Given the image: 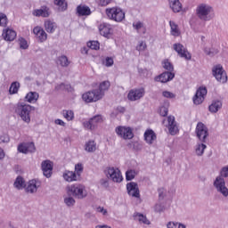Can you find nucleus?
Listing matches in <instances>:
<instances>
[{"label": "nucleus", "instance_id": "nucleus-1", "mask_svg": "<svg viewBox=\"0 0 228 228\" xmlns=\"http://www.w3.org/2000/svg\"><path fill=\"white\" fill-rule=\"evenodd\" d=\"M66 190L68 195H72L75 199H78L79 200H83V199H86V197H88V191H86V187L81 183L68 185Z\"/></svg>", "mask_w": 228, "mask_h": 228}, {"label": "nucleus", "instance_id": "nucleus-2", "mask_svg": "<svg viewBox=\"0 0 228 228\" xmlns=\"http://www.w3.org/2000/svg\"><path fill=\"white\" fill-rule=\"evenodd\" d=\"M31 110H33V106L31 105L18 103L16 112L20 115L23 122L29 124V122H31Z\"/></svg>", "mask_w": 228, "mask_h": 228}, {"label": "nucleus", "instance_id": "nucleus-3", "mask_svg": "<svg viewBox=\"0 0 228 228\" xmlns=\"http://www.w3.org/2000/svg\"><path fill=\"white\" fill-rule=\"evenodd\" d=\"M211 12H213V7L207 4H200L196 8L197 17L205 22L211 20V16L209 15Z\"/></svg>", "mask_w": 228, "mask_h": 228}, {"label": "nucleus", "instance_id": "nucleus-4", "mask_svg": "<svg viewBox=\"0 0 228 228\" xmlns=\"http://www.w3.org/2000/svg\"><path fill=\"white\" fill-rule=\"evenodd\" d=\"M105 12L110 20L116 22H122L123 19H126V12L119 7L107 8Z\"/></svg>", "mask_w": 228, "mask_h": 228}, {"label": "nucleus", "instance_id": "nucleus-5", "mask_svg": "<svg viewBox=\"0 0 228 228\" xmlns=\"http://www.w3.org/2000/svg\"><path fill=\"white\" fill-rule=\"evenodd\" d=\"M212 76H214L218 83H222L223 85H225V83H227V72H225V69H224V66H222L221 64H216L212 68Z\"/></svg>", "mask_w": 228, "mask_h": 228}, {"label": "nucleus", "instance_id": "nucleus-6", "mask_svg": "<svg viewBox=\"0 0 228 228\" xmlns=\"http://www.w3.org/2000/svg\"><path fill=\"white\" fill-rule=\"evenodd\" d=\"M213 186L219 195H222L224 199L228 198V188L225 183V179L222 178V176L216 177L213 182Z\"/></svg>", "mask_w": 228, "mask_h": 228}, {"label": "nucleus", "instance_id": "nucleus-7", "mask_svg": "<svg viewBox=\"0 0 228 228\" xmlns=\"http://www.w3.org/2000/svg\"><path fill=\"white\" fill-rule=\"evenodd\" d=\"M195 133L198 140L202 143H206L208 136H209V130L208 129V126L204 125V123L199 122L197 124Z\"/></svg>", "mask_w": 228, "mask_h": 228}, {"label": "nucleus", "instance_id": "nucleus-8", "mask_svg": "<svg viewBox=\"0 0 228 228\" xmlns=\"http://www.w3.org/2000/svg\"><path fill=\"white\" fill-rule=\"evenodd\" d=\"M108 179H111L113 183H122L123 177L122 173L118 168L108 167L105 171Z\"/></svg>", "mask_w": 228, "mask_h": 228}, {"label": "nucleus", "instance_id": "nucleus-9", "mask_svg": "<svg viewBox=\"0 0 228 228\" xmlns=\"http://www.w3.org/2000/svg\"><path fill=\"white\" fill-rule=\"evenodd\" d=\"M116 133L118 136L123 138V140H133V138H134V134H133V129H131V127L118 126L116 128Z\"/></svg>", "mask_w": 228, "mask_h": 228}, {"label": "nucleus", "instance_id": "nucleus-10", "mask_svg": "<svg viewBox=\"0 0 228 228\" xmlns=\"http://www.w3.org/2000/svg\"><path fill=\"white\" fill-rule=\"evenodd\" d=\"M83 101L86 102H97L102 99V94H99L96 90L89 91L82 95Z\"/></svg>", "mask_w": 228, "mask_h": 228}, {"label": "nucleus", "instance_id": "nucleus-11", "mask_svg": "<svg viewBox=\"0 0 228 228\" xmlns=\"http://www.w3.org/2000/svg\"><path fill=\"white\" fill-rule=\"evenodd\" d=\"M206 95H208V89L206 87H200L192 98L194 104L196 106L202 104L206 99Z\"/></svg>", "mask_w": 228, "mask_h": 228}, {"label": "nucleus", "instance_id": "nucleus-12", "mask_svg": "<svg viewBox=\"0 0 228 228\" xmlns=\"http://www.w3.org/2000/svg\"><path fill=\"white\" fill-rule=\"evenodd\" d=\"M143 95H145V89L144 88H136V89H132L129 91L128 94H127V99L128 101H140V99H142V97H143Z\"/></svg>", "mask_w": 228, "mask_h": 228}, {"label": "nucleus", "instance_id": "nucleus-13", "mask_svg": "<svg viewBox=\"0 0 228 228\" xmlns=\"http://www.w3.org/2000/svg\"><path fill=\"white\" fill-rule=\"evenodd\" d=\"M174 50L177 53L178 56L181 58H184L185 60H191V53L184 48V45L182 44H175L173 45Z\"/></svg>", "mask_w": 228, "mask_h": 228}, {"label": "nucleus", "instance_id": "nucleus-14", "mask_svg": "<svg viewBox=\"0 0 228 228\" xmlns=\"http://www.w3.org/2000/svg\"><path fill=\"white\" fill-rule=\"evenodd\" d=\"M36 151L35 142H21L18 145V151L21 154L33 153Z\"/></svg>", "mask_w": 228, "mask_h": 228}, {"label": "nucleus", "instance_id": "nucleus-15", "mask_svg": "<svg viewBox=\"0 0 228 228\" xmlns=\"http://www.w3.org/2000/svg\"><path fill=\"white\" fill-rule=\"evenodd\" d=\"M54 167V164L53 163V161L46 159L44 160L41 163V168L43 171V174L45 175V177H47V179H49V177H51V175H53V168Z\"/></svg>", "mask_w": 228, "mask_h": 228}, {"label": "nucleus", "instance_id": "nucleus-16", "mask_svg": "<svg viewBox=\"0 0 228 228\" xmlns=\"http://www.w3.org/2000/svg\"><path fill=\"white\" fill-rule=\"evenodd\" d=\"M102 116L101 115H96L90 118L89 121L84 123V126L86 129H90L91 131H94L95 127H97L98 124H102Z\"/></svg>", "mask_w": 228, "mask_h": 228}, {"label": "nucleus", "instance_id": "nucleus-17", "mask_svg": "<svg viewBox=\"0 0 228 228\" xmlns=\"http://www.w3.org/2000/svg\"><path fill=\"white\" fill-rule=\"evenodd\" d=\"M126 191L130 197H134L135 199H140V188L138 183L134 182H130L126 184Z\"/></svg>", "mask_w": 228, "mask_h": 228}, {"label": "nucleus", "instance_id": "nucleus-18", "mask_svg": "<svg viewBox=\"0 0 228 228\" xmlns=\"http://www.w3.org/2000/svg\"><path fill=\"white\" fill-rule=\"evenodd\" d=\"M175 77V74L165 71L159 76L155 77V81H158L159 83H168V81H172V79Z\"/></svg>", "mask_w": 228, "mask_h": 228}, {"label": "nucleus", "instance_id": "nucleus-19", "mask_svg": "<svg viewBox=\"0 0 228 228\" xmlns=\"http://www.w3.org/2000/svg\"><path fill=\"white\" fill-rule=\"evenodd\" d=\"M2 37L6 42H13L17 38V32L12 28H5L3 30Z\"/></svg>", "mask_w": 228, "mask_h": 228}, {"label": "nucleus", "instance_id": "nucleus-20", "mask_svg": "<svg viewBox=\"0 0 228 228\" xmlns=\"http://www.w3.org/2000/svg\"><path fill=\"white\" fill-rule=\"evenodd\" d=\"M99 31L102 37H105V38H110L111 37L113 29L111 28V26L110 24L102 23L99 27Z\"/></svg>", "mask_w": 228, "mask_h": 228}, {"label": "nucleus", "instance_id": "nucleus-21", "mask_svg": "<svg viewBox=\"0 0 228 228\" xmlns=\"http://www.w3.org/2000/svg\"><path fill=\"white\" fill-rule=\"evenodd\" d=\"M167 122L169 134H172V136L177 134L179 129L177 128V124L175 123V118L174 116H169L167 118Z\"/></svg>", "mask_w": 228, "mask_h": 228}, {"label": "nucleus", "instance_id": "nucleus-22", "mask_svg": "<svg viewBox=\"0 0 228 228\" xmlns=\"http://www.w3.org/2000/svg\"><path fill=\"white\" fill-rule=\"evenodd\" d=\"M33 33L36 35L39 42L44 43L45 40H47V33H45V30H44L42 27H35Z\"/></svg>", "mask_w": 228, "mask_h": 228}, {"label": "nucleus", "instance_id": "nucleus-23", "mask_svg": "<svg viewBox=\"0 0 228 228\" xmlns=\"http://www.w3.org/2000/svg\"><path fill=\"white\" fill-rule=\"evenodd\" d=\"M40 181L38 180H30L26 188L27 193H37L38 188H40Z\"/></svg>", "mask_w": 228, "mask_h": 228}, {"label": "nucleus", "instance_id": "nucleus-24", "mask_svg": "<svg viewBox=\"0 0 228 228\" xmlns=\"http://www.w3.org/2000/svg\"><path fill=\"white\" fill-rule=\"evenodd\" d=\"M134 220L139 222V224H141L151 225V221L147 218V216H145L142 213L135 212L134 214Z\"/></svg>", "mask_w": 228, "mask_h": 228}, {"label": "nucleus", "instance_id": "nucleus-25", "mask_svg": "<svg viewBox=\"0 0 228 228\" xmlns=\"http://www.w3.org/2000/svg\"><path fill=\"white\" fill-rule=\"evenodd\" d=\"M77 13L78 17H86L88 15H92V11L90 10V7L86 5H78L77 7Z\"/></svg>", "mask_w": 228, "mask_h": 228}, {"label": "nucleus", "instance_id": "nucleus-26", "mask_svg": "<svg viewBox=\"0 0 228 228\" xmlns=\"http://www.w3.org/2000/svg\"><path fill=\"white\" fill-rule=\"evenodd\" d=\"M220 110H222V101L220 100H214L208 106V110L210 113H218Z\"/></svg>", "mask_w": 228, "mask_h": 228}, {"label": "nucleus", "instance_id": "nucleus-27", "mask_svg": "<svg viewBox=\"0 0 228 228\" xmlns=\"http://www.w3.org/2000/svg\"><path fill=\"white\" fill-rule=\"evenodd\" d=\"M169 6L174 13H179L183 10V4L179 0H170Z\"/></svg>", "mask_w": 228, "mask_h": 228}, {"label": "nucleus", "instance_id": "nucleus-28", "mask_svg": "<svg viewBox=\"0 0 228 228\" xmlns=\"http://www.w3.org/2000/svg\"><path fill=\"white\" fill-rule=\"evenodd\" d=\"M144 140L150 145H152V143H154V141L156 140V133H154L152 130H147L144 133Z\"/></svg>", "mask_w": 228, "mask_h": 228}, {"label": "nucleus", "instance_id": "nucleus-29", "mask_svg": "<svg viewBox=\"0 0 228 228\" xmlns=\"http://www.w3.org/2000/svg\"><path fill=\"white\" fill-rule=\"evenodd\" d=\"M206 149H208V146L204 142H198L194 148L196 156H204V151H206Z\"/></svg>", "mask_w": 228, "mask_h": 228}, {"label": "nucleus", "instance_id": "nucleus-30", "mask_svg": "<svg viewBox=\"0 0 228 228\" xmlns=\"http://www.w3.org/2000/svg\"><path fill=\"white\" fill-rule=\"evenodd\" d=\"M110 81H103L100 84L99 89H95L98 94H102V99L104 97V93L110 89Z\"/></svg>", "mask_w": 228, "mask_h": 228}, {"label": "nucleus", "instance_id": "nucleus-31", "mask_svg": "<svg viewBox=\"0 0 228 228\" xmlns=\"http://www.w3.org/2000/svg\"><path fill=\"white\" fill-rule=\"evenodd\" d=\"M63 178L68 183H72V181H77V175L72 171H65L63 173Z\"/></svg>", "mask_w": 228, "mask_h": 228}, {"label": "nucleus", "instance_id": "nucleus-32", "mask_svg": "<svg viewBox=\"0 0 228 228\" xmlns=\"http://www.w3.org/2000/svg\"><path fill=\"white\" fill-rule=\"evenodd\" d=\"M38 97H40L38 93H37V92H29L25 96V101H27V102H30V103L31 102H37L38 101Z\"/></svg>", "mask_w": 228, "mask_h": 228}, {"label": "nucleus", "instance_id": "nucleus-33", "mask_svg": "<svg viewBox=\"0 0 228 228\" xmlns=\"http://www.w3.org/2000/svg\"><path fill=\"white\" fill-rule=\"evenodd\" d=\"M85 151L86 152H95L97 151V143H95V141H88L85 144Z\"/></svg>", "mask_w": 228, "mask_h": 228}, {"label": "nucleus", "instance_id": "nucleus-34", "mask_svg": "<svg viewBox=\"0 0 228 228\" xmlns=\"http://www.w3.org/2000/svg\"><path fill=\"white\" fill-rule=\"evenodd\" d=\"M13 186L16 190H22L23 188H26V181H24L22 176H18L14 181Z\"/></svg>", "mask_w": 228, "mask_h": 228}, {"label": "nucleus", "instance_id": "nucleus-35", "mask_svg": "<svg viewBox=\"0 0 228 228\" xmlns=\"http://www.w3.org/2000/svg\"><path fill=\"white\" fill-rule=\"evenodd\" d=\"M169 25H170V28H171L172 37H180L181 36V30H179V26L172 20L169 21Z\"/></svg>", "mask_w": 228, "mask_h": 228}, {"label": "nucleus", "instance_id": "nucleus-36", "mask_svg": "<svg viewBox=\"0 0 228 228\" xmlns=\"http://www.w3.org/2000/svg\"><path fill=\"white\" fill-rule=\"evenodd\" d=\"M33 15L35 17H49V9H37L33 11Z\"/></svg>", "mask_w": 228, "mask_h": 228}, {"label": "nucleus", "instance_id": "nucleus-37", "mask_svg": "<svg viewBox=\"0 0 228 228\" xmlns=\"http://www.w3.org/2000/svg\"><path fill=\"white\" fill-rule=\"evenodd\" d=\"M45 28L47 33H54L56 30V23L51 20L45 21Z\"/></svg>", "mask_w": 228, "mask_h": 228}, {"label": "nucleus", "instance_id": "nucleus-38", "mask_svg": "<svg viewBox=\"0 0 228 228\" xmlns=\"http://www.w3.org/2000/svg\"><path fill=\"white\" fill-rule=\"evenodd\" d=\"M53 4L56 6H59V10L61 12H65V10H67V2H65V0H54Z\"/></svg>", "mask_w": 228, "mask_h": 228}, {"label": "nucleus", "instance_id": "nucleus-39", "mask_svg": "<svg viewBox=\"0 0 228 228\" xmlns=\"http://www.w3.org/2000/svg\"><path fill=\"white\" fill-rule=\"evenodd\" d=\"M58 62L61 67H69L70 65V61H69V58L65 55H61L58 58Z\"/></svg>", "mask_w": 228, "mask_h": 228}, {"label": "nucleus", "instance_id": "nucleus-40", "mask_svg": "<svg viewBox=\"0 0 228 228\" xmlns=\"http://www.w3.org/2000/svg\"><path fill=\"white\" fill-rule=\"evenodd\" d=\"M62 116L69 122H70V120H74V111L72 110H62Z\"/></svg>", "mask_w": 228, "mask_h": 228}, {"label": "nucleus", "instance_id": "nucleus-41", "mask_svg": "<svg viewBox=\"0 0 228 228\" xmlns=\"http://www.w3.org/2000/svg\"><path fill=\"white\" fill-rule=\"evenodd\" d=\"M64 204H66L68 208H72L76 205V200L71 196L66 197L64 198Z\"/></svg>", "mask_w": 228, "mask_h": 228}, {"label": "nucleus", "instance_id": "nucleus-42", "mask_svg": "<svg viewBox=\"0 0 228 228\" xmlns=\"http://www.w3.org/2000/svg\"><path fill=\"white\" fill-rule=\"evenodd\" d=\"M20 86V84L19 82H13L12 83L9 92L11 94H17L19 92V88Z\"/></svg>", "mask_w": 228, "mask_h": 228}, {"label": "nucleus", "instance_id": "nucleus-43", "mask_svg": "<svg viewBox=\"0 0 228 228\" xmlns=\"http://www.w3.org/2000/svg\"><path fill=\"white\" fill-rule=\"evenodd\" d=\"M136 177V171L130 169L126 172V181H133Z\"/></svg>", "mask_w": 228, "mask_h": 228}, {"label": "nucleus", "instance_id": "nucleus-44", "mask_svg": "<svg viewBox=\"0 0 228 228\" xmlns=\"http://www.w3.org/2000/svg\"><path fill=\"white\" fill-rule=\"evenodd\" d=\"M167 228H186V225L177 222H168L167 224Z\"/></svg>", "mask_w": 228, "mask_h": 228}, {"label": "nucleus", "instance_id": "nucleus-45", "mask_svg": "<svg viewBox=\"0 0 228 228\" xmlns=\"http://www.w3.org/2000/svg\"><path fill=\"white\" fill-rule=\"evenodd\" d=\"M216 177H222V179H226L228 177V166L223 167L219 172V175Z\"/></svg>", "mask_w": 228, "mask_h": 228}, {"label": "nucleus", "instance_id": "nucleus-46", "mask_svg": "<svg viewBox=\"0 0 228 228\" xmlns=\"http://www.w3.org/2000/svg\"><path fill=\"white\" fill-rule=\"evenodd\" d=\"M8 24V17L6 14L0 12V26L3 28H6V25Z\"/></svg>", "mask_w": 228, "mask_h": 228}, {"label": "nucleus", "instance_id": "nucleus-47", "mask_svg": "<svg viewBox=\"0 0 228 228\" xmlns=\"http://www.w3.org/2000/svg\"><path fill=\"white\" fill-rule=\"evenodd\" d=\"M163 69L167 70V72H174V65L168 60L163 61Z\"/></svg>", "mask_w": 228, "mask_h": 228}, {"label": "nucleus", "instance_id": "nucleus-48", "mask_svg": "<svg viewBox=\"0 0 228 228\" xmlns=\"http://www.w3.org/2000/svg\"><path fill=\"white\" fill-rule=\"evenodd\" d=\"M203 51H204L205 54H207V56H215V54H218L217 50L211 49L208 46L204 47Z\"/></svg>", "mask_w": 228, "mask_h": 228}, {"label": "nucleus", "instance_id": "nucleus-49", "mask_svg": "<svg viewBox=\"0 0 228 228\" xmlns=\"http://www.w3.org/2000/svg\"><path fill=\"white\" fill-rule=\"evenodd\" d=\"M99 45H100L99 41H89L87 43V47L94 51H97V49H99Z\"/></svg>", "mask_w": 228, "mask_h": 228}, {"label": "nucleus", "instance_id": "nucleus-50", "mask_svg": "<svg viewBox=\"0 0 228 228\" xmlns=\"http://www.w3.org/2000/svg\"><path fill=\"white\" fill-rule=\"evenodd\" d=\"M159 115H161V117H167V115H168V103L167 106L160 107Z\"/></svg>", "mask_w": 228, "mask_h": 228}, {"label": "nucleus", "instance_id": "nucleus-51", "mask_svg": "<svg viewBox=\"0 0 228 228\" xmlns=\"http://www.w3.org/2000/svg\"><path fill=\"white\" fill-rule=\"evenodd\" d=\"M75 172L77 173V176L79 177L83 173V164H77L75 166Z\"/></svg>", "mask_w": 228, "mask_h": 228}, {"label": "nucleus", "instance_id": "nucleus-52", "mask_svg": "<svg viewBox=\"0 0 228 228\" xmlns=\"http://www.w3.org/2000/svg\"><path fill=\"white\" fill-rule=\"evenodd\" d=\"M145 49H147V44L143 41L139 42V45L136 46V51L142 53V51H145Z\"/></svg>", "mask_w": 228, "mask_h": 228}, {"label": "nucleus", "instance_id": "nucleus-53", "mask_svg": "<svg viewBox=\"0 0 228 228\" xmlns=\"http://www.w3.org/2000/svg\"><path fill=\"white\" fill-rule=\"evenodd\" d=\"M110 178H102L100 180V184L102 188H110Z\"/></svg>", "mask_w": 228, "mask_h": 228}, {"label": "nucleus", "instance_id": "nucleus-54", "mask_svg": "<svg viewBox=\"0 0 228 228\" xmlns=\"http://www.w3.org/2000/svg\"><path fill=\"white\" fill-rule=\"evenodd\" d=\"M113 63H114V61H113V58L111 57H106L103 61V64L105 65V67H113Z\"/></svg>", "mask_w": 228, "mask_h": 228}, {"label": "nucleus", "instance_id": "nucleus-55", "mask_svg": "<svg viewBox=\"0 0 228 228\" xmlns=\"http://www.w3.org/2000/svg\"><path fill=\"white\" fill-rule=\"evenodd\" d=\"M154 211L155 213H163V211H165V207L158 203L154 206Z\"/></svg>", "mask_w": 228, "mask_h": 228}, {"label": "nucleus", "instance_id": "nucleus-56", "mask_svg": "<svg viewBox=\"0 0 228 228\" xmlns=\"http://www.w3.org/2000/svg\"><path fill=\"white\" fill-rule=\"evenodd\" d=\"M163 97H166V99H174L175 97V94L174 93L169 91H164L162 93Z\"/></svg>", "mask_w": 228, "mask_h": 228}, {"label": "nucleus", "instance_id": "nucleus-57", "mask_svg": "<svg viewBox=\"0 0 228 228\" xmlns=\"http://www.w3.org/2000/svg\"><path fill=\"white\" fill-rule=\"evenodd\" d=\"M20 49H28V41H26V39L20 37Z\"/></svg>", "mask_w": 228, "mask_h": 228}, {"label": "nucleus", "instance_id": "nucleus-58", "mask_svg": "<svg viewBox=\"0 0 228 228\" xmlns=\"http://www.w3.org/2000/svg\"><path fill=\"white\" fill-rule=\"evenodd\" d=\"M10 136L8 134H4L0 136V143H9Z\"/></svg>", "mask_w": 228, "mask_h": 228}, {"label": "nucleus", "instance_id": "nucleus-59", "mask_svg": "<svg viewBox=\"0 0 228 228\" xmlns=\"http://www.w3.org/2000/svg\"><path fill=\"white\" fill-rule=\"evenodd\" d=\"M69 88H70V86L65 84H60L55 86V90H69Z\"/></svg>", "mask_w": 228, "mask_h": 228}, {"label": "nucleus", "instance_id": "nucleus-60", "mask_svg": "<svg viewBox=\"0 0 228 228\" xmlns=\"http://www.w3.org/2000/svg\"><path fill=\"white\" fill-rule=\"evenodd\" d=\"M133 26H134V29H136V31H140V29H142V28H143V22H142V21L134 22Z\"/></svg>", "mask_w": 228, "mask_h": 228}, {"label": "nucleus", "instance_id": "nucleus-61", "mask_svg": "<svg viewBox=\"0 0 228 228\" xmlns=\"http://www.w3.org/2000/svg\"><path fill=\"white\" fill-rule=\"evenodd\" d=\"M158 192H159V198L160 200L165 199V190L163 188L159 189Z\"/></svg>", "mask_w": 228, "mask_h": 228}, {"label": "nucleus", "instance_id": "nucleus-62", "mask_svg": "<svg viewBox=\"0 0 228 228\" xmlns=\"http://www.w3.org/2000/svg\"><path fill=\"white\" fill-rule=\"evenodd\" d=\"M112 0H100V6H108L111 3Z\"/></svg>", "mask_w": 228, "mask_h": 228}, {"label": "nucleus", "instance_id": "nucleus-63", "mask_svg": "<svg viewBox=\"0 0 228 228\" xmlns=\"http://www.w3.org/2000/svg\"><path fill=\"white\" fill-rule=\"evenodd\" d=\"M98 213H102V215L106 216L108 215V210H106L104 208L99 207L97 208Z\"/></svg>", "mask_w": 228, "mask_h": 228}, {"label": "nucleus", "instance_id": "nucleus-64", "mask_svg": "<svg viewBox=\"0 0 228 228\" xmlns=\"http://www.w3.org/2000/svg\"><path fill=\"white\" fill-rule=\"evenodd\" d=\"M55 124L57 126H61L62 127H65L66 126L65 122L61 119H55Z\"/></svg>", "mask_w": 228, "mask_h": 228}]
</instances>
